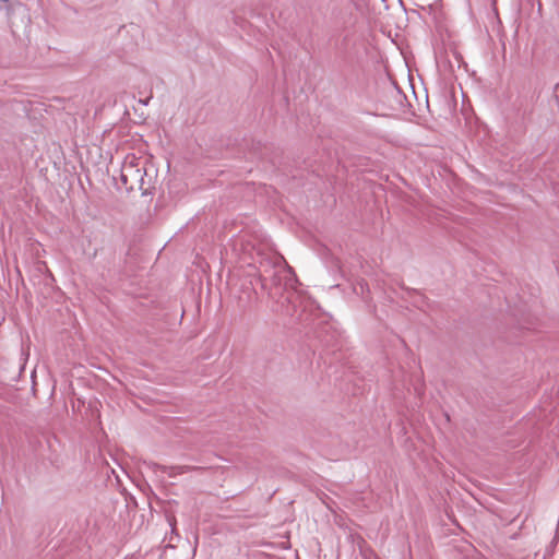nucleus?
<instances>
[{
	"label": "nucleus",
	"instance_id": "9d476101",
	"mask_svg": "<svg viewBox=\"0 0 559 559\" xmlns=\"http://www.w3.org/2000/svg\"><path fill=\"white\" fill-rule=\"evenodd\" d=\"M402 288L405 289L409 295L416 293V289L405 288L404 286H402Z\"/></svg>",
	"mask_w": 559,
	"mask_h": 559
},
{
	"label": "nucleus",
	"instance_id": "f257e3e1",
	"mask_svg": "<svg viewBox=\"0 0 559 559\" xmlns=\"http://www.w3.org/2000/svg\"><path fill=\"white\" fill-rule=\"evenodd\" d=\"M143 176H146V169L144 166H140L138 163L129 162L124 163L120 170L119 181L116 182V187L120 191L127 193L133 191L135 188L144 190L143 188Z\"/></svg>",
	"mask_w": 559,
	"mask_h": 559
},
{
	"label": "nucleus",
	"instance_id": "423d86ee",
	"mask_svg": "<svg viewBox=\"0 0 559 559\" xmlns=\"http://www.w3.org/2000/svg\"><path fill=\"white\" fill-rule=\"evenodd\" d=\"M265 261H266V263H263L261 261V267H264V269L259 270V277H258V281L260 282L262 289H266V287H267V277H266V273L269 271L267 267L273 269V265L271 264V262H269L267 260H265Z\"/></svg>",
	"mask_w": 559,
	"mask_h": 559
},
{
	"label": "nucleus",
	"instance_id": "20e7f679",
	"mask_svg": "<svg viewBox=\"0 0 559 559\" xmlns=\"http://www.w3.org/2000/svg\"><path fill=\"white\" fill-rule=\"evenodd\" d=\"M536 318L533 317L532 314H522V317L520 319L516 320V323H518V328L520 330H527V331H531V330H534L535 329V324H536Z\"/></svg>",
	"mask_w": 559,
	"mask_h": 559
},
{
	"label": "nucleus",
	"instance_id": "1a4fd4ad",
	"mask_svg": "<svg viewBox=\"0 0 559 559\" xmlns=\"http://www.w3.org/2000/svg\"><path fill=\"white\" fill-rule=\"evenodd\" d=\"M271 282H272L273 285H280L281 284V277L276 273H273L271 275Z\"/></svg>",
	"mask_w": 559,
	"mask_h": 559
},
{
	"label": "nucleus",
	"instance_id": "7ed1b4c3",
	"mask_svg": "<svg viewBox=\"0 0 559 559\" xmlns=\"http://www.w3.org/2000/svg\"><path fill=\"white\" fill-rule=\"evenodd\" d=\"M156 467L160 468L163 472H167L170 477H174L179 474H183L190 471L194 469H203L202 467H195V466H189V465H182V466H162L158 464H155Z\"/></svg>",
	"mask_w": 559,
	"mask_h": 559
},
{
	"label": "nucleus",
	"instance_id": "9b49d317",
	"mask_svg": "<svg viewBox=\"0 0 559 559\" xmlns=\"http://www.w3.org/2000/svg\"><path fill=\"white\" fill-rule=\"evenodd\" d=\"M148 100L150 98H147L146 100L143 102L144 105H147L148 104Z\"/></svg>",
	"mask_w": 559,
	"mask_h": 559
},
{
	"label": "nucleus",
	"instance_id": "6e6552de",
	"mask_svg": "<svg viewBox=\"0 0 559 559\" xmlns=\"http://www.w3.org/2000/svg\"><path fill=\"white\" fill-rule=\"evenodd\" d=\"M143 188H144V190H141L143 195H148V194L154 193L155 188L152 187L148 182H146V180L144 178H143Z\"/></svg>",
	"mask_w": 559,
	"mask_h": 559
},
{
	"label": "nucleus",
	"instance_id": "f03ea898",
	"mask_svg": "<svg viewBox=\"0 0 559 559\" xmlns=\"http://www.w3.org/2000/svg\"><path fill=\"white\" fill-rule=\"evenodd\" d=\"M286 300L289 304L286 310L287 314L295 318V320L300 324L308 326L312 320L311 313L301 305L299 296L293 292L288 294Z\"/></svg>",
	"mask_w": 559,
	"mask_h": 559
},
{
	"label": "nucleus",
	"instance_id": "0eeeda50",
	"mask_svg": "<svg viewBox=\"0 0 559 559\" xmlns=\"http://www.w3.org/2000/svg\"><path fill=\"white\" fill-rule=\"evenodd\" d=\"M248 148L253 155L263 157L265 146L260 141L251 140L250 144H248Z\"/></svg>",
	"mask_w": 559,
	"mask_h": 559
},
{
	"label": "nucleus",
	"instance_id": "39448f33",
	"mask_svg": "<svg viewBox=\"0 0 559 559\" xmlns=\"http://www.w3.org/2000/svg\"><path fill=\"white\" fill-rule=\"evenodd\" d=\"M354 293L361 296L365 302L369 304L370 300L366 296V294H369V285L365 280H360L354 285Z\"/></svg>",
	"mask_w": 559,
	"mask_h": 559
}]
</instances>
